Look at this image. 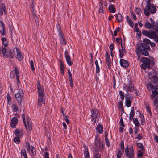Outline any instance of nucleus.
<instances>
[{
	"instance_id": "obj_1",
	"label": "nucleus",
	"mask_w": 158,
	"mask_h": 158,
	"mask_svg": "<svg viewBox=\"0 0 158 158\" xmlns=\"http://www.w3.org/2000/svg\"><path fill=\"white\" fill-rule=\"evenodd\" d=\"M37 88L38 92V106L40 107L42 104L44 103L45 101L44 95L43 94L44 89L43 86H41L40 81L37 82Z\"/></svg>"
},
{
	"instance_id": "obj_2",
	"label": "nucleus",
	"mask_w": 158,
	"mask_h": 158,
	"mask_svg": "<svg viewBox=\"0 0 158 158\" xmlns=\"http://www.w3.org/2000/svg\"><path fill=\"white\" fill-rule=\"evenodd\" d=\"M104 147V145L100 143L99 139L96 138L95 140L94 156L93 158H101V155L99 153V152L103 151Z\"/></svg>"
},
{
	"instance_id": "obj_3",
	"label": "nucleus",
	"mask_w": 158,
	"mask_h": 158,
	"mask_svg": "<svg viewBox=\"0 0 158 158\" xmlns=\"http://www.w3.org/2000/svg\"><path fill=\"white\" fill-rule=\"evenodd\" d=\"M91 114L90 119L92 124L94 125L99 121L100 118V112L99 110L96 108H93L90 110Z\"/></svg>"
},
{
	"instance_id": "obj_4",
	"label": "nucleus",
	"mask_w": 158,
	"mask_h": 158,
	"mask_svg": "<svg viewBox=\"0 0 158 158\" xmlns=\"http://www.w3.org/2000/svg\"><path fill=\"white\" fill-rule=\"evenodd\" d=\"M0 55L1 56H5L8 58L10 56V58H14V54L10 49H7L5 47H2L0 48Z\"/></svg>"
},
{
	"instance_id": "obj_5",
	"label": "nucleus",
	"mask_w": 158,
	"mask_h": 158,
	"mask_svg": "<svg viewBox=\"0 0 158 158\" xmlns=\"http://www.w3.org/2000/svg\"><path fill=\"white\" fill-rule=\"evenodd\" d=\"M142 32L144 35L150 38H153L155 41L158 42V35L156 32L152 31L148 32L144 30L142 31Z\"/></svg>"
},
{
	"instance_id": "obj_6",
	"label": "nucleus",
	"mask_w": 158,
	"mask_h": 158,
	"mask_svg": "<svg viewBox=\"0 0 158 158\" xmlns=\"http://www.w3.org/2000/svg\"><path fill=\"white\" fill-rule=\"evenodd\" d=\"M127 84L124 83L123 84L124 89L127 93L128 92H133L134 90V85L133 82L129 79L127 80Z\"/></svg>"
},
{
	"instance_id": "obj_7",
	"label": "nucleus",
	"mask_w": 158,
	"mask_h": 158,
	"mask_svg": "<svg viewBox=\"0 0 158 158\" xmlns=\"http://www.w3.org/2000/svg\"><path fill=\"white\" fill-rule=\"evenodd\" d=\"M145 15L147 16H148L150 14H154L156 12V6L154 5L145 7L143 9Z\"/></svg>"
},
{
	"instance_id": "obj_8",
	"label": "nucleus",
	"mask_w": 158,
	"mask_h": 158,
	"mask_svg": "<svg viewBox=\"0 0 158 158\" xmlns=\"http://www.w3.org/2000/svg\"><path fill=\"white\" fill-rule=\"evenodd\" d=\"M57 32L60 43L63 45H65L67 44V42L60 25L57 28Z\"/></svg>"
},
{
	"instance_id": "obj_9",
	"label": "nucleus",
	"mask_w": 158,
	"mask_h": 158,
	"mask_svg": "<svg viewBox=\"0 0 158 158\" xmlns=\"http://www.w3.org/2000/svg\"><path fill=\"white\" fill-rule=\"evenodd\" d=\"M24 95V93L22 90H19L18 92L15 95L16 101L19 106H21L22 104V98Z\"/></svg>"
},
{
	"instance_id": "obj_10",
	"label": "nucleus",
	"mask_w": 158,
	"mask_h": 158,
	"mask_svg": "<svg viewBox=\"0 0 158 158\" xmlns=\"http://www.w3.org/2000/svg\"><path fill=\"white\" fill-rule=\"evenodd\" d=\"M125 153L126 156L127 158H135V153L134 152L129 151L128 150V145L125 148Z\"/></svg>"
},
{
	"instance_id": "obj_11",
	"label": "nucleus",
	"mask_w": 158,
	"mask_h": 158,
	"mask_svg": "<svg viewBox=\"0 0 158 158\" xmlns=\"http://www.w3.org/2000/svg\"><path fill=\"white\" fill-rule=\"evenodd\" d=\"M120 150L119 149L118 150L117 155V158H121L122 154V152H123L124 149V142L123 141H121L120 143Z\"/></svg>"
},
{
	"instance_id": "obj_12",
	"label": "nucleus",
	"mask_w": 158,
	"mask_h": 158,
	"mask_svg": "<svg viewBox=\"0 0 158 158\" xmlns=\"http://www.w3.org/2000/svg\"><path fill=\"white\" fill-rule=\"evenodd\" d=\"M0 33L3 36L6 35L5 25L3 21L1 20H0Z\"/></svg>"
},
{
	"instance_id": "obj_13",
	"label": "nucleus",
	"mask_w": 158,
	"mask_h": 158,
	"mask_svg": "<svg viewBox=\"0 0 158 158\" xmlns=\"http://www.w3.org/2000/svg\"><path fill=\"white\" fill-rule=\"evenodd\" d=\"M15 51L17 53V55L15 56L16 58L19 61H20L22 60L23 59V56L19 50L17 48H15L13 52H15Z\"/></svg>"
},
{
	"instance_id": "obj_14",
	"label": "nucleus",
	"mask_w": 158,
	"mask_h": 158,
	"mask_svg": "<svg viewBox=\"0 0 158 158\" xmlns=\"http://www.w3.org/2000/svg\"><path fill=\"white\" fill-rule=\"evenodd\" d=\"M20 75L19 73V71L17 67H15V70L12 71L10 73V77L11 79H14L15 78V76H16V75Z\"/></svg>"
},
{
	"instance_id": "obj_15",
	"label": "nucleus",
	"mask_w": 158,
	"mask_h": 158,
	"mask_svg": "<svg viewBox=\"0 0 158 158\" xmlns=\"http://www.w3.org/2000/svg\"><path fill=\"white\" fill-rule=\"evenodd\" d=\"M64 56L67 63L68 65L71 66L73 64V62L71 60V57L68 55V52L66 51H65Z\"/></svg>"
},
{
	"instance_id": "obj_16",
	"label": "nucleus",
	"mask_w": 158,
	"mask_h": 158,
	"mask_svg": "<svg viewBox=\"0 0 158 158\" xmlns=\"http://www.w3.org/2000/svg\"><path fill=\"white\" fill-rule=\"evenodd\" d=\"M14 134L16 136L18 137L19 138H21L23 136L24 132L22 129H16L15 130Z\"/></svg>"
},
{
	"instance_id": "obj_17",
	"label": "nucleus",
	"mask_w": 158,
	"mask_h": 158,
	"mask_svg": "<svg viewBox=\"0 0 158 158\" xmlns=\"http://www.w3.org/2000/svg\"><path fill=\"white\" fill-rule=\"evenodd\" d=\"M141 61L144 64H145L149 67H150V60L149 59L146 57H143L141 58Z\"/></svg>"
},
{
	"instance_id": "obj_18",
	"label": "nucleus",
	"mask_w": 158,
	"mask_h": 158,
	"mask_svg": "<svg viewBox=\"0 0 158 158\" xmlns=\"http://www.w3.org/2000/svg\"><path fill=\"white\" fill-rule=\"evenodd\" d=\"M106 56L105 58L106 63L107 65L108 68L110 69L111 68V60L110 59V55L108 54L107 52H106Z\"/></svg>"
},
{
	"instance_id": "obj_19",
	"label": "nucleus",
	"mask_w": 158,
	"mask_h": 158,
	"mask_svg": "<svg viewBox=\"0 0 158 158\" xmlns=\"http://www.w3.org/2000/svg\"><path fill=\"white\" fill-rule=\"evenodd\" d=\"M120 64L121 66L124 68L127 67L129 65L128 62L125 60L123 59H121L120 60Z\"/></svg>"
},
{
	"instance_id": "obj_20",
	"label": "nucleus",
	"mask_w": 158,
	"mask_h": 158,
	"mask_svg": "<svg viewBox=\"0 0 158 158\" xmlns=\"http://www.w3.org/2000/svg\"><path fill=\"white\" fill-rule=\"evenodd\" d=\"M18 119L16 117H13L11 120L10 125L13 128H16V125L17 124Z\"/></svg>"
},
{
	"instance_id": "obj_21",
	"label": "nucleus",
	"mask_w": 158,
	"mask_h": 158,
	"mask_svg": "<svg viewBox=\"0 0 158 158\" xmlns=\"http://www.w3.org/2000/svg\"><path fill=\"white\" fill-rule=\"evenodd\" d=\"M27 120L28 128L29 131H31L32 130V128L31 124V121L28 116L27 117Z\"/></svg>"
},
{
	"instance_id": "obj_22",
	"label": "nucleus",
	"mask_w": 158,
	"mask_h": 158,
	"mask_svg": "<svg viewBox=\"0 0 158 158\" xmlns=\"http://www.w3.org/2000/svg\"><path fill=\"white\" fill-rule=\"evenodd\" d=\"M135 114V111L134 107H133L131 108V110L129 116V121H131L133 119L134 116Z\"/></svg>"
},
{
	"instance_id": "obj_23",
	"label": "nucleus",
	"mask_w": 158,
	"mask_h": 158,
	"mask_svg": "<svg viewBox=\"0 0 158 158\" xmlns=\"http://www.w3.org/2000/svg\"><path fill=\"white\" fill-rule=\"evenodd\" d=\"M132 99H125V105L127 107H129L131 106Z\"/></svg>"
},
{
	"instance_id": "obj_24",
	"label": "nucleus",
	"mask_w": 158,
	"mask_h": 158,
	"mask_svg": "<svg viewBox=\"0 0 158 158\" xmlns=\"http://www.w3.org/2000/svg\"><path fill=\"white\" fill-rule=\"evenodd\" d=\"M108 8L109 11L110 12L114 13L116 12V9L114 5L111 4L109 6Z\"/></svg>"
},
{
	"instance_id": "obj_25",
	"label": "nucleus",
	"mask_w": 158,
	"mask_h": 158,
	"mask_svg": "<svg viewBox=\"0 0 158 158\" xmlns=\"http://www.w3.org/2000/svg\"><path fill=\"white\" fill-rule=\"evenodd\" d=\"M136 145L137 147L139 148L142 151L143 153L145 151L144 147L143 144L140 143H136Z\"/></svg>"
},
{
	"instance_id": "obj_26",
	"label": "nucleus",
	"mask_w": 158,
	"mask_h": 158,
	"mask_svg": "<svg viewBox=\"0 0 158 158\" xmlns=\"http://www.w3.org/2000/svg\"><path fill=\"white\" fill-rule=\"evenodd\" d=\"M96 130L99 133H102L103 131V126L101 124H98L97 126Z\"/></svg>"
},
{
	"instance_id": "obj_27",
	"label": "nucleus",
	"mask_w": 158,
	"mask_h": 158,
	"mask_svg": "<svg viewBox=\"0 0 158 158\" xmlns=\"http://www.w3.org/2000/svg\"><path fill=\"white\" fill-rule=\"evenodd\" d=\"M144 27L147 29H154V27L149 22H147L144 24Z\"/></svg>"
},
{
	"instance_id": "obj_28",
	"label": "nucleus",
	"mask_w": 158,
	"mask_h": 158,
	"mask_svg": "<svg viewBox=\"0 0 158 158\" xmlns=\"http://www.w3.org/2000/svg\"><path fill=\"white\" fill-rule=\"evenodd\" d=\"M140 51L142 54L145 56H148L149 55L148 52L147 50L143 48L140 49Z\"/></svg>"
},
{
	"instance_id": "obj_29",
	"label": "nucleus",
	"mask_w": 158,
	"mask_h": 158,
	"mask_svg": "<svg viewBox=\"0 0 158 158\" xmlns=\"http://www.w3.org/2000/svg\"><path fill=\"white\" fill-rule=\"evenodd\" d=\"M21 158H28L26 150L25 149H22L21 151Z\"/></svg>"
},
{
	"instance_id": "obj_30",
	"label": "nucleus",
	"mask_w": 158,
	"mask_h": 158,
	"mask_svg": "<svg viewBox=\"0 0 158 158\" xmlns=\"http://www.w3.org/2000/svg\"><path fill=\"white\" fill-rule=\"evenodd\" d=\"M126 20L127 23L129 25L132 27H133V23L130 17L128 16H126Z\"/></svg>"
},
{
	"instance_id": "obj_31",
	"label": "nucleus",
	"mask_w": 158,
	"mask_h": 158,
	"mask_svg": "<svg viewBox=\"0 0 158 158\" xmlns=\"http://www.w3.org/2000/svg\"><path fill=\"white\" fill-rule=\"evenodd\" d=\"M140 45L143 49L149 50L150 49V47L148 44H145L144 43H141Z\"/></svg>"
},
{
	"instance_id": "obj_32",
	"label": "nucleus",
	"mask_w": 158,
	"mask_h": 158,
	"mask_svg": "<svg viewBox=\"0 0 158 158\" xmlns=\"http://www.w3.org/2000/svg\"><path fill=\"white\" fill-rule=\"evenodd\" d=\"M59 62L60 69L62 71V72H63V74L64 73V67L63 63V61L60 59Z\"/></svg>"
},
{
	"instance_id": "obj_33",
	"label": "nucleus",
	"mask_w": 158,
	"mask_h": 158,
	"mask_svg": "<svg viewBox=\"0 0 158 158\" xmlns=\"http://www.w3.org/2000/svg\"><path fill=\"white\" fill-rule=\"evenodd\" d=\"M141 48V47L140 46H138L136 48V52L137 55L138 57V59H139L140 58V53L141 52L140 51V49Z\"/></svg>"
},
{
	"instance_id": "obj_34",
	"label": "nucleus",
	"mask_w": 158,
	"mask_h": 158,
	"mask_svg": "<svg viewBox=\"0 0 158 158\" xmlns=\"http://www.w3.org/2000/svg\"><path fill=\"white\" fill-rule=\"evenodd\" d=\"M99 8L98 9V12L99 13H104V10L103 9V6L102 5V2H101L99 4Z\"/></svg>"
},
{
	"instance_id": "obj_35",
	"label": "nucleus",
	"mask_w": 158,
	"mask_h": 158,
	"mask_svg": "<svg viewBox=\"0 0 158 158\" xmlns=\"http://www.w3.org/2000/svg\"><path fill=\"white\" fill-rule=\"evenodd\" d=\"M12 108L14 111L18 112L19 111V108L17 104L16 103H13Z\"/></svg>"
},
{
	"instance_id": "obj_36",
	"label": "nucleus",
	"mask_w": 158,
	"mask_h": 158,
	"mask_svg": "<svg viewBox=\"0 0 158 158\" xmlns=\"http://www.w3.org/2000/svg\"><path fill=\"white\" fill-rule=\"evenodd\" d=\"M116 18L118 21L121 22L122 20L123 17L120 14L118 13L116 14Z\"/></svg>"
},
{
	"instance_id": "obj_37",
	"label": "nucleus",
	"mask_w": 158,
	"mask_h": 158,
	"mask_svg": "<svg viewBox=\"0 0 158 158\" xmlns=\"http://www.w3.org/2000/svg\"><path fill=\"white\" fill-rule=\"evenodd\" d=\"M2 44L5 47H6L8 45V42L7 40L4 37L2 38Z\"/></svg>"
},
{
	"instance_id": "obj_38",
	"label": "nucleus",
	"mask_w": 158,
	"mask_h": 158,
	"mask_svg": "<svg viewBox=\"0 0 158 158\" xmlns=\"http://www.w3.org/2000/svg\"><path fill=\"white\" fill-rule=\"evenodd\" d=\"M133 122L135 125V127H138L140 125V123L139 122L138 119L137 118H133Z\"/></svg>"
},
{
	"instance_id": "obj_39",
	"label": "nucleus",
	"mask_w": 158,
	"mask_h": 158,
	"mask_svg": "<svg viewBox=\"0 0 158 158\" xmlns=\"http://www.w3.org/2000/svg\"><path fill=\"white\" fill-rule=\"evenodd\" d=\"M95 64L96 66V72L97 73H98L99 72L100 69L98 62L97 60H96L95 61Z\"/></svg>"
},
{
	"instance_id": "obj_40",
	"label": "nucleus",
	"mask_w": 158,
	"mask_h": 158,
	"mask_svg": "<svg viewBox=\"0 0 158 158\" xmlns=\"http://www.w3.org/2000/svg\"><path fill=\"white\" fill-rule=\"evenodd\" d=\"M0 9L4 11V13L6 15L7 13L6 10L5 5L4 3L2 4L1 6L0 7Z\"/></svg>"
},
{
	"instance_id": "obj_41",
	"label": "nucleus",
	"mask_w": 158,
	"mask_h": 158,
	"mask_svg": "<svg viewBox=\"0 0 158 158\" xmlns=\"http://www.w3.org/2000/svg\"><path fill=\"white\" fill-rule=\"evenodd\" d=\"M20 75H16V82L17 85L18 86L19 85L21 84V82L19 80Z\"/></svg>"
},
{
	"instance_id": "obj_42",
	"label": "nucleus",
	"mask_w": 158,
	"mask_h": 158,
	"mask_svg": "<svg viewBox=\"0 0 158 158\" xmlns=\"http://www.w3.org/2000/svg\"><path fill=\"white\" fill-rule=\"evenodd\" d=\"M140 117L141 118V124L143 125H144L145 124V119L144 118V116L143 114H140Z\"/></svg>"
},
{
	"instance_id": "obj_43",
	"label": "nucleus",
	"mask_w": 158,
	"mask_h": 158,
	"mask_svg": "<svg viewBox=\"0 0 158 158\" xmlns=\"http://www.w3.org/2000/svg\"><path fill=\"white\" fill-rule=\"evenodd\" d=\"M119 94L121 100L123 101L124 100L125 97L123 92L122 91L120 90L119 91Z\"/></svg>"
},
{
	"instance_id": "obj_44",
	"label": "nucleus",
	"mask_w": 158,
	"mask_h": 158,
	"mask_svg": "<svg viewBox=\"0 0 158 158\" xmlns=\"http://www.w3.org/2000/svg\"><path fill=\"white\" fill-rule=\"evenodd\" d=\"M13 141L16 144H19L20 142V140L18 137H15L13 139Z\"/></svg>"
},
{
	"instance_id": "obj_45",
	"label": "nucleus",
	"mask_w": 158,
	"mask_h": 158,
	"mask_svg": "<svg viewBox=\"0 0 158 158\" xmlns=\"http://www.w3.org/2000/svg\"><path fill=\"white\" fill-rule=\"evenodd\" d=\"M7 103L9 105L11 104V98L9 93H8L7 96Z\"/></svg>"
},
{
	"instance_id": "obj_46",
	"label": "nucleus",
	"mask_w": 158,
	"mask_h": 158,
	"mask_svg": "<svg viewBox=\"0 0 158 158\" xmlns=\"http://www.w3.org/2000/svg\"><path fill=\"white\" fill-rule=\"evenodd\" d=\"M31 150L33 155H35L36 154L35 152V148L33 146H31Z\"/></svg>"
},
{
	"instance_id": "obj_47",
	"label": "nucleus",
	"mask_w": 158,
	"mask_h": 158,
	"mask_svg": "<svg viewBox=\"0 0 158 158\" xmlns=\"http://www.w3.org/2000/svg\"><path fill=\"white\" fill-rule=\"evenodd\" d=\"M22 117L23 119V123H24V124L25 126V127L26 129L27 130V125L26 123V120L25 119V114H22Z\"/></svg>"
},
{
	"instance_id": "obj_48",
	"label": "nucleus",
	"mask_w": 158,
	"mask_h": 158,
	"mask_svg": "<svg viewBox=\"0 0 158 158\" xmlns=\"http://www.w3.org/2000/svg\"><path fill=\"white\" fill-rule=\"evenodd\" d=\"M120 30V28L119 27L116 28L114 31V35L116 36L117 35V33L119 32Z\"/></svg>"
},
{
	"instance_id": "obj_49",
	"label": "nucleus",
	"mask_w": 158,
	"mask_h": 158,
	"mask_svg": "<svg viewBox=\"0 0 158 158\" xmlns=\"http://www.w3.org/2000/svg\"><path fill=\"white\" fill-rule=\"evenodd\" d=\"M119 56L120 58H123L124 55V52L125 51H124L121 50V49H119Z\"/></svg>"
},
{
	"instance_id": "obj_50",
	"label": "nucleus",
	"mask_w": 158,
	"mask_h": 158,
	"mask_svg": "<svg viewBox=\"0 0 158 158\" xmlns=\"http://www.w3.org/2000/svg\"><path fill=\"white\" fill-rule=\"evenodd\" d=\"M140 67L141 69L144 70H145L147 68L148 69H150V67H149L147 65L144 64H141L140 65Z\"/></svg>"
},
{
	"instance_id": "obj_51",
	"label": "nucleus",
	"mask_w": 158,
	"mask_h": 158,
	"mask_svg": "<svg viewBox=\"0 0 158 158\" xmlns=\"http://www.w3.org/2000/svg\"><path fill=\"white\" fill-rule=\"evenodd\" d=\"M30 65L31 67V69L32 70H35V68L34 67V63L32 60H31L30 62Z\"/></svg>"
},
{
	"instance_id": "obj_52",
	"label": "nucleus",
	"mask_w": 158,
	"mask_h": 158,
	"mask_svg": "<svg viewBox=\"0 0 158 158\" xmlns=\"http://www.w3.org/2000/svg\"><path fill=\"white\" fill-rule=\"evenodd\" d=\"M138 152L137 153V156L138 157H142L143 155V152L141 150H139L138 151Z\"/></svg>"
},
{
	"instance_id": "obj_53",
	"label": "nucleus",
	"mask_w": 158,
	"mask_h": 158,
	"mask_svg": "<svg viewBox=\"0 0 158 158\" xmlns=\"http://www.w3.org/2000/svg\"><path fill=\"white\" fill-rule=\"evenodd\" d=\"M143 138V136L142 134H139L136 135V137L135 139H137L139 140H141Z\"/></svg>"
},
{
	"instance_id": "obj_54",
	"label": "nucleus",
	"mask_w": 158,
	"mask_h": 158,
	"mask_svg": "<svg viewBox=\"0 0 158 158\" xmlns=\"http://www.w3.org/2000/svg\"><path fill=\"white\" fill-rule=\"evenodd\" d=\"M150 21L151 23V24L154 27L156 26L155 22L153 19L152 18H150Z\"/></svg>"
},
{
	"instance_id": "obj_55",
	"label": "nucleus",
	"mask_w": 158,
	"mask_h": 158,
	"mask_svg": "<svg viewBox=\"0 0 158 158\" xmlns=\"http://www.w3.org/2000/svg\"><path fill=\"white\" fill-rule=\"evenodd\" d=\"M119 124L121 126L123 127H125V125L124 124V123L123 121V119H122V117H121V118L120 119V121L119 122Z\"/></svg>"
},
{
	"instance_id": "obj_56",
	"label": "nucleus",
	"mask_w": 158,
	"mask_h": 158,
	"mask_svg": "<svg viewBox=\"0 0 158 158\" xmlns=\"http://www.w3.org/2000/svg\"><path fill=\"white\" fill-rule=\"evenodd\" d=\"M143 42L144 43L148 44H150V40L147 38L144 39L143 40Z\"/></svg>"
},
{
	"instance_id": "obj_57",
	"label": "nucleus",
	"mask_w": 158,
	"mask_h": 158,
	"mask_svg": "<svg viewBox=\"0 0 158 158\" xmlns=\"http://www.w3.org/2000/svg\"><path fill=\"white\" fill-rule=\"evenodd\" d=\"M135 30L137 32H139V36L140 37L141 35V32L139 29L138 27H135Z\"/></svg>"
},
{
	"instance_id": "obj_58",
	"label": "nucleus",
	"mask_w": 158,
	"mask_h": 158,
	"mask_svg": "<svg viewBox=\"0 0 158 158\" xmlns=\"http://www.w3.org/2000/svg\"><path fill=\"white\" fill-rule=\"evenodd\" d=\"M69 80L70 83V86L71 87H73V85L72 77H69Z\"/></svg>"
},
{
	"instance_id": "obj_59",
	"label": "nucleus",
	"mask_w": 158,
	"mask_h": 158,
	"mask_svg": "<svg viewBox=\"0 0 158 158\" xmlns=\"http://www.w3.org/2000/svg\"><path fill=\"white\" fill-rule=\"evenodd\" d=\"M151 78H153L154 82L155 83L158 81V77H157V76H154L153 77L152 76Z\"/></svg>"
},
{
	"instance_id": "obj_60",
	"label": "nucleus",
	"mask_w": 158,
	"mask_h": 158,
	"mask_svg": "<svg viewBox=\"0 0 158 158\" xmlns=\"http://www.w3.org/2000/svg\"><path fill=\"white\" fill-rule=\"evenodd\" d=\"M139 131V129L138 127H135L134 129V131L135 133V134H137Z\"/></svg>"
},
{
	"instance_id": "obj_61",
	"label": "nucleus",
	"mask_w": 158,
	"mask_h": 158,
	"mask_svg": "<svg viewBox=\"0 0 158 158\" xmlns=\"http://www.w3.org/2000/svg\"><path fill=\"white\" fill-rule=\"evenodd\" d=\"M141 10L139 8H136L135 10V13L136 14H139L140 13Z\"/></svg>"
},
{
	"instance_id": "obj_62",
	"label": "nucleus",
	"mask_w": 158,
	"mask_h": 158,
	"mask_svg": "<svg viewBox=\"0 0 158 158\" xmlns=\"http://www.w3.org/2000/svg\"><path fill=\"white\" fill-rule=\"evenodd\" d=\"M83 146L85 149L84 153L89 152L88 147L85 144L83 145Z\"/></svg>"
},
{
	"instance_id": "obj_63",
	"label": "nucleus",
	"mask_w": 158,
	"mask_h": 158,
	"mask_svg": "<svg viewBox=\"0 0 158 158\" xmlns=\"http://www.w3.org/2000/svg\"><path fill=\"white\" fill-rule=\"evenodd\" d=\"M131 95L129 93H127L126 94L125 99H132L131 98Z\"/></svg>"
},
{
	"instance_id": "obj_64",
	"label": "nucleus",
	"mask_w": 158,
	"mask_h": 158,
	"mask_svg": "<svg viewBox=\"0 0 158 158\" xmlns=\"http://www.w3.org/2000/svg\"><path fill=\"white\" fill-rule=\"evenodd\" d=\"M84 157L85 158H90L89 153H84Z\"/></svg>"
}]
</instances>
